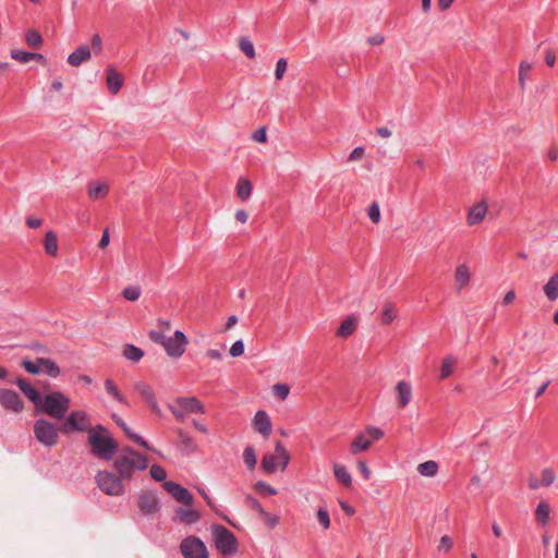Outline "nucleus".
<instances>
[{"label": "nucleus", "mask_w": 558, "mask_h": 558, "mask_svg": "<svg viewBox=\"0 0 558 558\" xmlns=\"http://www.w3.org/2000/svg\"><path fill=\"white\" fill-rule=\"evenodd\" d=\"M177 405L189 413H205V407L196 397H179L175 399Z\"/></svg>", "instance_id": "obj_16"}, {"label": "nucleus", "mask_w": 558, "mask_h": 558, "mask_svg": "<svg viewBox=\"0 0 558 558\" xmlns=\"http://www.w3.org/2000/svg\"><path fill=\"white\" fill-rule=\"evenodd\" d=\"M87 442L90 446L92 453L105 461H110L119 451L118 441L112 438L110 430L97 424L88 433Z\"/></svg>", "instance_id": "obj_1"}, {"label": "nucleus", "mask_w": 558, "mask_h": 558, "mask_svg": "<svg viewBox=\"0 0 558 558\" xmlns=\"http://www.w3.org/2000/svg\"><path fill=\"white\" fill-rule=\"evenodd\" d=\"M175 519H178L183 524L191 525L197 523L201 520V513L195 509L179 507L175 509V517L173 520Z\"/></svg>", "instance_id": "obj_18"}, {"label": "nucleus", "mask_w": 558, "mask_h": 558, "mask_svg": "<svg viewBox=\"0 0 558 558\" xmlns=\"http://www.w3.org/2000/svg\"><path fill=\"white\" fill-rule=\"evenodd\" d=\"M22 367L32 375H38L41 372V364L38 363V357L35 361L24 359L21 362Z\"/></svg>", "instance_id": "obj_45"}, {"label": "nucleus", "mask_w": 558, "mask_h": 558, "mask_svg": "<svg viewBox=\"0 0 558 558\" xmlns=\"http://www.w3.org/2000/svg\"><path fill=\"white\" fill-rule=\"evenodd\" d=\"M471 278V274L469 267L465 264H461L457 267L454 279L458 284V290H461L465 286L469 284Z\"/></svg>", "instance_id": "obj_26"}, {"label": "nucleus", "mask_w": 558, "mask_h": 558, "mask_svg": "<svg viewBox=\"0 0 558 558\" xmlns=\"http://www.w3.org/2000/svg\"><path fill=\"white\" fill-rule=\"evenodd\" d=\"M215 546L223 556H232L239 549V541L226 526L215 523L211 525Z\"/></svg>", "instance_id": "obj_3"}, {"label": "nucleus", "mask_w": 558, "mask_h": 558, "mask_svg": "<svg viewBox=\"0 0 558 558\" xmlns=\"http://www.w3.org/2000/svg\"><path fill=\"white\" fill-rule=\"evenodd\" d=\"M179 437V447L182 451L189 453L195 452L197 450V446L194 439L183 429H178Z\"/></svg>", "instance_id": "obj_22"}, {"label": "nucleus", "mask_w": 558, "mask_h": 558, "mask_svg": "<svg viewBox=\"0 0 558 558\" xmlns=\"http://www.w3.org/2000/svg\"><path fill=\"white\" fill-rule=\"evenodd\" d=\"M92 49L96 54H99L102 50V39L99 34H95L92 37Z\"/></svg>", "instance_id": "obj_59"}, {"label": "nucleus", "mask_w": 558, "mask_h": 558, "mask_svg": "<svg viewBox=\"0 0 558 558\" xmlns=\"http://www.w3.org/2000/svg\"><path fill=\"white\" fill-rule=\"evenodd\" d=\"M239 48L248 59L255 58V49L253 43L248 38L241 37L239 40Z\"/></svg>", "instance_id": "obj_42"}, {"label": "nucleus", "mask_w": 558, "mask_h": 558, "mask_svg": "<svg viewBox=\"0 0 558 558\" xmlns=\"http://www.w3.org/2000/svg\"><path fill=\"white\" fill-rule=\"evenodd\" d=\"M10 56L12 59L26 63L32 60V52L23 51V50H11Z\"/></svg>", "instance_id": "obj_50"}, {"label": "nucleus", "mask_w": 558, "mask_h": 558, "mask_svg": "<svg viewBox=\"0 0 558 558\" xmlns=\"http://www.w3.org/2000/svg\"><path fill=\"white\" fill-rule=\"evenodd\" d=\"M92 58L90 48L87 45H81L68 57V62L72 66H78L81 63Z\"/></svg>", "instance_id": "obj_19"}, {"label": "nucleus", "mask_w": 558, "mask_h": 558, "mask_svg": "<svg viewBox=\"0 0 558 558\" xmlns=\"http://www.w3.org/2000/svg\"><path fill=\"white\" fill-rule=\"evenodd\" d=\"M243 460L248 470H254L257 463L255 449L252 446H246L243 451Z\"/></svg>", "instance_id": "obj_40"}, {"label": "nucleus", "mask_w": 558, "mask_h": 558, "mask_svg": "<svg viewBox=\"0 0 558 558\" xmlns=\"http://www.w3.org/2000/svg\"><path fill=\"white\" fill-rule=\"evenodd\" d=\"M122 295L128 301H136L141 295V289L136 286H130L123 289Z\"/></svg>", "instance_id": "obj_49"}, {"label": "nucleus", "mask_w": 558, "mask_h": 558, "mask_svg": "<svg viewBox=\"0 0 558 558\" xmlns=\"http://www.w3.org/2000/svg\"><path fill=\"white\" fill-rule=\"evenodd\" d=\"M162 486L178 502L189 507L193 505L194 497L187 488L172 481L165 482Z\"/></svg>", "instance_id": "obj_12"}, {"label": "nucleus", "mask_w": 558, "mask_h": 558, "mask_svg": "<svg viewBox=\"0 0 558 558\" xmlns=\"http://www.w3.org/2000/svg\"><path fill=\"white\" fill-rule=\"evenodd\" d=\"M122 353L125 359L134 363L140 362L144 356V351L141 348L131 343L124 344Z\"/></svg>", "instance_id": "obj_30"}, {"label": "nucleus", "mask_w": 558, "mask_h": 558, "mask_svg": "<svg viewBox=\"0 0 558 558\" xmlns=\"http://www.w3.org/2000/svg\"><path fill=\"white\" fill-rule=\"evenodd\" d=\"M317 520L319 522V524L325 529H329L330 526V517H329V513L326 509L324 508H319L317 510Z\"/></svg>", "instance_id": "obj_53"}, {"label": "nucleus", "mask_w": 558, "mask_h": 558, "mask_svg": "<svg viewBox=\"0 0 558 558\" xmlns=\"http://www.w3.org/2000/svg\"><path fill=\"white\" fill-rule=\"evenodd\" d=\"M252 183L246 179H240L236 185V195L241 201H246L252 194Z\"/></svg>", "instance_id": "obj_36"}, {"label": "nucleus", "mask_w": 558, "mask_h": 558, "mask_svg": "<svg viewBox=\"0 0 558 558\" xmlns=\"http://www.w3.org/2000/svg\"><path fill=\"white\" fill-rule=\"evenodd\" d=\"M417 471L423 476H434L438 472V464L433 460H428L418 464Z\"/></svg>", "instance_id": "obj_39"}, {"label": "nucleus", "mask_w": 558, "mask_h": 558, "mask_svg": "<svg viewBox=\"0 0 558 558\" xmlns=\"http://www.w3.org/2000/svg\"><path fill=\"white\" fill-rule=\"evenodd\" d=\"M134 388L141 395L142 399L149 405L151 411L155 414L160 415L161 410L158 405V402H157V399H156V396H155V392H154L151 386H149L145 381H137V383H135Z\"/></svg>", "instance_id": "obj_13"}, {"label": "nucleus", "mask_w": 558, "mask_h": 558, "mask_svg": "<svg viewBox=\"0 0 558 558\" xmlns=\"http://www.w3.org/2000/svg\"><path fill=\"white\" fill-rule=\"evenodd\" d=\"M396 318V311L391 303L385 304V307L381 312V323L384 325H389Z\"/></svg>", "instance_id": "obj_46"}, {"label": "nucleus", "mask_w": 558, "mask_h": 558, "mask_svg": "<svg viewBox=\"0 0 558 558\" xmlns=\"http://www.w3.org/2000/svg\"><path fill=\"white\" fill-rule=\"evenodd\" d=\"M9 384H15L23 395L34 404L37 405L41 398L40 392L24 377H17L15 380H8Z\"/></svg>", "instance_id": "obj_14"}, {"label": "nucleus", "mask_w": 558, "mask_h": 558, "mask_svg": "<svg viewBox=\"0 0 558 558\" xmlns=\"http://www.w3.org/2000/svg\"><path fill=\"white\" fill-rule=\"evenodd\" d=\"M38 363L41 364V371H44L47 375L52 378H56L60 375L61 371L57 363L47 357H38Z\"/></svg>", "instance_id": "obj_28"}, {"label": "nucleus", "mask_w": 558, "mask_h": 558, "mask_svg": "<svg viewBox=\"0 0 558 558\" xmlns=\"http://www.w3.org/2000/svg\"><path fill=\"white\" fill-rule=\"evenodd\" d=\"M253 138L258 143H265L267 141L266 128L262 126L253 133Z\"/></svg>", "instance_id": "obj_64"}, {"label": "nucleus", "mask_w": 558, "mask_h": 558, "mask_svg": "<svg viewBox=\"0 0 558 558\" xmlns=\"http://www.w3.org/2000/svg\"><path fill=\"white\" fill-rule=\"evenodd\" d=\"M148 337L153 342L161 344L163 347L166 337L162 335V332L157 331V330H150L148 333Z\"/></svg>", "instance_id": "obj_60"}, {"label": "nucleus", "mask_w": 558, "mask_h": 558, "mask_svg": "<svg viewBox=\"0 0 558 558\" xmlns=\"http://www.w3.org/2000/svg\"><path fill=\"white\" fill-rule=\"evenodd\" d=\"M184 558H208L209 554L204 542L197 536H187L180 544Z\"/></svg>", "instance_id": "obj_7"}, {"label": "nucleus", "mask_w": 558, "mask_h": 558, "mask_svg": "<svg viewBox=\"0 0 558 558\" xmlns=\"http://www.w3.org/2000/svg\"><path fill=\"white\" fill-rule=\"evenodd\" d=\"M140 460L130 458L126 454H119L114 462L113 468L122 480H130L134 470H140Z\"/></svg>", "instance_id": "obj_11"}, {"label": "nucleus", "mask_w": 558, "mask_h": 558, "mask_svg": "<svg viewBox=\"0 0 558 558\" xmlns=\"http://www.w3.org/2000/svg\"><path fill=\"white\" fill-rule=\"evenodd\" d=\"M104 385L107 393L110 395L116 401H118L121 404L129 405V401L121 393V391L119 390V388L117 387L116 383L112 379L107 378Z\"/></svg>", "instance_id": "obj_25"}, {"label": "nucleus", "mask_w": 558, "mask_h": 558, "mask_svg": "<svg viewBox=\"0 0 558 558\" xmlns=\"http://www.w3.org/2000/svg\"><path fill=\"white\" fill-rule=\"evenodd\" d=\"M531 69H532V65H531L529 62H526V61H522V62L520 63V69H519V81H520L521 86H523V85H524V81H525V78L527 77V75H529V73H530Z\"/></svg>", "instance_id": "obj_56"}, {"label": "nucleus", "mask_w": 558, "mask_h": 558, "mask_svg": "<svg viewBox=\"0 0 558 558\" xmlns=\"http://www.w3.org/2000/svg\"><path fill=\"white\" fill-rule=\"evenodd\" d=\"M274 393L280 399L284 400L290 393V387L287 384H276L274 386Z\"/></svg>", "instance_id": "obj_52"}, {"label": "nucleus", "mask_w": 558, "mask_h": 558, "mask_svg": "<svg viewBox=\"0 0 558 558\" xmlns=\"http://www.w3.org/2000/svg\"><path fill=\"white\" fill-rule=\"evenodd\" d=\"M398 404L400 408H405L412 397V388L408 381L401 380L397 384Z\"/></svg>", "instance_id": "obj_21"}, {"label": "nucleus", "mask_w": 558, "mask_h": 558, "mask_svg": "<svg viewBox=\"0 0 558 558\" xmlns=\"http://www.w3.org/2000/svg\"><path fill=\"white\" fill-rule=\"evenodd\" d=\"M106 82L110 94L116 95L123 85V75L114 68L109 66L106 71Z\"/></svg>", "instance_id": "obj_17"}, {"label": "nucleus", "mask_w": 558, "mask_h": 558, "mask_svg": "<svg viewBox=\"0 0 558 558\" xmlns=\"http://www.w3.org/2000/svg\"><path fill=\"white\" fill-rule=\"evenodd\" d=\"M254 489L262 494H267V495H276L277 494V490L272 486H270L269 484H267L263 481H258L257 483H255Z\"/></svg>", "instance_id": "obj_55"}, {"label": "nucleus", "mask_w": 558, "mask_h": 558, "mask_svg": "<svg viewBox=\"0 0 558 558\" xmlns=\"http://www.w3.org/2000/svg\"><path fill=\"white\" fill-rule=\"evenodd\" d=\"M549 513H550V507L546 501H541L535 510V520L536 522L545 526L549 522Z\"/></svg>", "instance_id": "obj_27"}, {"label": "nucleus", "mask_w": 558, "mask_h": 558, "mask_svg": "<svg viewBox=\"0 0 558 558\" xmlns=\"http://www.w3.org/2000/svg\"><path fill=\"white\" fill-rule=\"evenodd\" d=\"M108 192L109 187L105 183H89L88 185V196L93 201L104 198L108 194Z\"/></svg>", "instance_id": "obj_33"}, {"label": "nucleus", "mask_w": 558, "mask_h": 558, "mask_svg": "<svg viewBox=\"0 0 558 558\" xmlns=\"http://www.w3.org/2000/svg\"><path fill=\"white\" fill-rule=\"evenodd\" d=\"M372 445V440L366 439L364 435H357L350 445V451L352 454H357L362 451L368 450Z\"/></svg>", "instance_id": "obj_31"}, {"label": "nucleus", "mask_w": 558, "mask_h": 558, "mask_svg": "<svg viewBox=\"0 0 558 558\" xmlns=\"http://www.w3.org/2000/svg\"><path fill=\"white\" fill-rule=\"evenodd\" d=\"M100 490L109 496H121L124 493L122 478L109 471H98L95 476Z\"/></svg>", "instance_id": "obj_6"}, {"label": "nucleus", "mask_w": 558, "mask_h": 558, "mask_svg": "<svg viewBox=\"0 0 558 558\" xmlns=\"http://www.w3.org/2000/svg\"><path fill=\"white\" fill-rule=\"evenodd\" d=\"M121 429L123 430V433L125 434V436L130 440L134 441L135 444H137L142 448H144L146 450H149V451L154 450L149 446V444L142 436H140L138 434L134 433L126 424L124 425V428H121Z\"/></svg>", "instance_id": "obj_37"}, {"label": "nucleus", "mask_w": 558, "mask_h": 558, "mask_svg": "<svg viewBox=\"0 0 558 558\" xmlns=\"http://www.w3.org/2000/svg\"><path fill=\"white\" fill-rule=\"evenodd\" d=\"M187 343L189 340L185 333L181 330H175L173 337L166 338L163 348L169 356L178 359L185 352Z\"/></svg>", "instance_id": "obj_8"}, {"label": "nucleus", "mask_w": 558, "mask_h": 558, "mask_svg": "<svg viewBox=\"0 0 558 558\" xmlns=\"http://www.w3.org/2000/svg\"><path fill=\"white\" fill-rule=\"evenodd\" d=\"M260 466L265 473H274L276 471V456L270 453L264 454Z\"/></svg>", "instance_id": "obj_43"}, {"label": "nucleus", "mask_w": 558, "mask_h": 558, "mask_svg": "<svg viewBox=\"0 0 558 558\" xmlns=\"http://www.w3.org/2000/svg\"><path fill=\"white\" fill-rule=\"evenodd\" d=\"M333 475L336 480L341 483L344 487H351L352 477L347 468L342 464H333Z\"/></svg>", "instance_id": "obj_24"}, {"label": "nucleus", "mask_w": 558, "mask_h": 558, "mask_svg": "<svg viewBox=\"0 0 558 558\" xmlns=\"http://www.w3.org/2000/svg\"><path fill=\"white\" fill-rule=\"evenodd\" d=\"M357 327V319L354 316H348L337 329L336 335L347 338L351 336Z\"/></svg>", "instance_id": "obj_23"}, {"label": "nucleus", "mask_w": 558, "mask_h": 558, "mask_svg": "<svg viewBox=\"0 0 558 558\" xmlns=\"http://www.w3.org/2000/svg\"><path fill=\"white\" fill-rule=\"evenodd\" d=\"M253 426L255 430L262 434L265 438H268L272 432L270 417L264 410H259L256 412L253 420Z\"/></svg>", "instance_id": "obj_15"}, {"label": "nucleus", "mask_w": 558, "mask_h": 558, "mask_svg": "<svg viewBox=\"0 0 558 558\" xmlns=\"http://www.w3.org/2000/svg\"><path fill=\"white\" fill-rule=\"evenodd\" d=\"M150 476L156 481V482H166V477H167V472L166 470L159 465V464H153L150 466Z\"/></svg>", "instance_id": "obj_47"}, {"label": "nucleus", "mask_w": 558, "mask_h": 558, "mask_svg": "<svg viewBox=\"0 0 558 558\" xmlns=\"http://www.w3.org/2000/svg\"><path fill=\"white\" fill-rule=\"evenodd\" d=\"M245 501L252 507L253 510L257 511L264 518L269 517V513L263 508L260 502L252 495H247L245 497Z\"/></svg>", "instance_id": "obj_48"}, {"label": "nucleus", "mask_w": 558, "mask_h": 558, "mask_svg": "<svg viewBox=\"0 0 558 558\" xmlns=\"http://www.w3.org/2000/svg\"><path fill=\"white\" fill-rule=\"evenodd\" d=\"M367 214H368V217L372 220V222L378 223L380 221V209H379V205L377 202H373L369 205V207L367 209Z\"/></svg>", "instance_id": "obj_51"}, {"label": "nucleus", "mask_w": 558, "mask_h": 558, "mask_svg": "<svg viewBox=\"0 0 558 558\" xmlns=\"http://www.w3.org/2000/svg\"><path fill=\"white\" fill-rule=\"evenodd\" d=\"M544 293L549 301L558 299V272L553 275L544 286Z\"/></svg>", "instance_id": "obj_29"}, {"label": "nucleus", "mask_w": 558, "mask_h": 558, "mask_svg": "<svg viewBox=\"0 0 558 558\" xmlns=\"http://www.w3.org/2000/svg\"><path fill=\"white\" fill-rule=\"evenodd\" d=\"M487 213V204L485 202H480L472 206L469 209L468 214V223L470 226L477 225L483 221L485 215Z\"/></svg>", "instance_id": "obj_20"}, {"label": "nucleus", "mask_w": 558, "mask_h": 558, "mask_svg": "<svg viewBox=\"0 0 558 558\" xmlns=\"http://www.w3.org/2000/svg\"><path fill=\"white\" fill-rule=\"evenodd\" d=\"M71 400L62 391L54 390L45 397L41 396L35 411L52 418L62 420L70 409Z\"/></svg>", "instance_id": "obj_2"}, {"label": "nucleus", "mask_w": 558, "mask_h": 558, "mask_svg": "<svg viewBox=\"0 0 558 558\" xmlns=\"http://www.w3.org/2000/svg\"><path fill=\"white\" fill-rule=\"evenodd\" d=\"M275 452L279 459V465L281 470H284L290 462V453L280 440L276 441Z\"/></svg>", "instance_id": "obj_35"}, {"label": "nucleus", "mask_w": 558, "mask_h": 558, "mask_svg": "<svg viewBox=\"0 0 558 558\" xmlns=\"http://www.w3.org/2000/svg\"><path fill=\"white\" fill-rule=\"evenodd\" d=\"M198 493L201 494V496L204 498V500L206 501L207 506L213 510L215 511L217 514L220 515V518L222 520H225L226 522H228L229 524L233 525L234 526V523L226 515L223 514L222 512H220L216 506V504L213 501V499L207 495V493L203 489V488H198Z\"/></svg>", "instance_id": "obj_41"}, {"label": "nucleus", "mask_w": 558, "mask_h": 558, "mask_svg": "<svg viewBox=\"0 0 558 558\" xmlns=\"http://www.w3.org/2000/svg\"><path fill=\"white\" fill-rule=\"evenodd\" d=\"M120 454H126L130 458H134L136 460H140V465L138 466L141 468V471L146 470L147 466H148V459L144 454H142L141 452L136 451L135 449H133L130 446L123 447L121 449V453Z\"/></svg>", "instance_id": "obj_34"}, {"label": "nucleus", "mask_w": 558, "mask_h": 558, "mask_svg": "<svg viewBox=\"0 0 558 558\" xmlns=\"http://www.w3.org/2000/svg\"><path fill=\"white\" fill-rule=\"evenodd\" d=\"M168 408H169L170 412L173 414V416L175 417L177 421H179L181 423L184 422V420H185L184 412L185 411H183L182 409H179V408H177L174 405H171V404H169Z\"/></svg>", "instance_id": "obj_63"}, {"label": "nucleus", "mask_w": 558, "mask_h": 558, "mask_svg": "<svg viewBox=\"0 0 558 558\" xmlns=\"http://www.w3.org/2000/svg\"><path fill=\"white\" fill-rule=\"evenodd\" d=\"M366 432L371 436L372 440H378V439L383 438V436H384L383 429L375 427V426L367 427Z\"/></svg>", "instance_id": "obj_61"}, {"label": "nucleus", "mask_w": 558, "mask_h": 558, "mask_svg": "<svg viewBox=\"0 0 558 558\" xmlns=\"http://www.w3.org/2000/svg\"><path fill=\"white\" fill-rule=\"evenodd\" d=\"M230 355L233 357L241 356L244 353V343L242 340H236L230 348Z\"/></svg>", "instance_id": "obj_58"}, {"label": "nucleus", "mask_w": 558, "mask_h": 558, "mask_svg": "<svg viewBox=\"0 0 558 558\" xmlns=\"http://www.w3.org/2000/svg\"><path fill=\"white\" fill-rule=\"evenodd\" d=\"M454 363V359L450 355L444 359L440 368V379H446L452 374Z\"/></svg>", "instance_id": "obj_44"}, {"label": "nucleus", "mask_w": 558, "mask_h": 558, "mask_svg": "<svg viewBox=\"0 0 558 558\" xmlns=\"http://www.w3.org/2000/svg\"><path fill=\"white\" fill-rule=\"evenodd\" d=\"M45 251L49 256L58 254V238L53 231H48L44 239Z\"/></svg>", "instance_id": "obj_32"}, {"label": "nucleus", "mask_w": 558, "mask_h": 558, "mask_svg": "<svg viewBox=\"0 0 558 558\" xmlns=\"http://www.w3.org/2000/svg\"><path fill=\"white\" fill-rule=\"evenodd\" d=\"M0 405L12 413H21L24 410V401L20 395L8 388L0 389Z\"/></svg>", "instance_id": "obj_9"}, {"label": "nucleus", "mask_w": 558, "mask_h": 558, "mask_svg": "<svg viewBox=\"0 0 558 558\" xmlns=\"http://www.w3.org/2000/svg\"><path fill=\"white\" fill-rule=\"evenodd\" d=\"M288 68V61L284 58H280L276 64L275 76L276 80H281Z\"/></svg>", "instance_id": "obj_57"}, {"label": "nucleus", "mask_w": 558, "mask_h": 558, "mask_svg": "<svg viewBox=\"0 0 558 558\" xmlns=\"http://www.w3.org/2000/svg\"><path fill=\"white\" fill-rule=\"evenodd\" d=\"M89 415L82 410L72 411L66 417L64 416L63 422L59 426V430L69 435L73 432H88L92 428Z\"/></svg>", "instance_id": "obj_4"}, {"label": "nucleus", "mask_w": 558, "mask_h": 558, "mask_svg": "<svg viewBox=\"0 0 558 558\" xmlns=\"http://www.w3.org/2000/svg\"><path fill=\"white\" fill-rule=\"evenodd\" d=\"M27 45L33 49H39L43 45V36L37 29H28L25 34Z\"/></svg>", "instance_id": "obj_38"}, {"label": "nucleus", "mask_w": 558, "mask_h": 558, "mask_svg": "<svg viewBox=\"0 0 558 558\" xmlns=\"http://www.w3.org/2000/svg\"><path fill=\"white\" fill-rule=\"evenodd\" d=\"M357 469L360 471V473L362 474V476L364 477V480H369L371 478V470L368 469L367 464L365 461L363 460H359L357 461Z\"/></svg>", "instance_id": "obj_62"}, {"label": "nucleus", "mask_w": 558, "mask_h": 558, "mask_svg": "<svg viewBox=\"0 0 558 558\" xmlns=\"http://www.w3.org/2000/svg\"><path fill=\"white\" fill-rule=\"evenodd\" d=\"M60 432L53 423L46 418H38L34 423V435L37 441L46 447H53L59 441Z\"/></svg>", "instance_id": "obj_5"}, {"label": "nucleus", "mask_w": 558, "mask_h": 558, "mask_svg": "<svg viewBox=\"0 0 558 558\" xmlns=\"http://www.w3.org/2000/svg\"><path fill=\"white\" fill-rule=\"evenodd\" d=\"M137 506L143 515H153L160 510L156 492L143 490L137 497Z\"/></svg>", "instance_id": "obj_10"}, {"label": "nucleus", "mask_w": 558, "mask_h": 558, "mask_svg": "<svg viewBox=\"0 0 558 558\" xmlns=\"http://www.w3.org/2000/svg\"><path fill=\"white\" fill-rule=\"evenodd\" d=\"M555 478V472L551 469H544L542 471L541 484L542 486L545 487L550 486L554 483Z\"/></svg>", "instance_id": "obj_54"}]
</instances>
